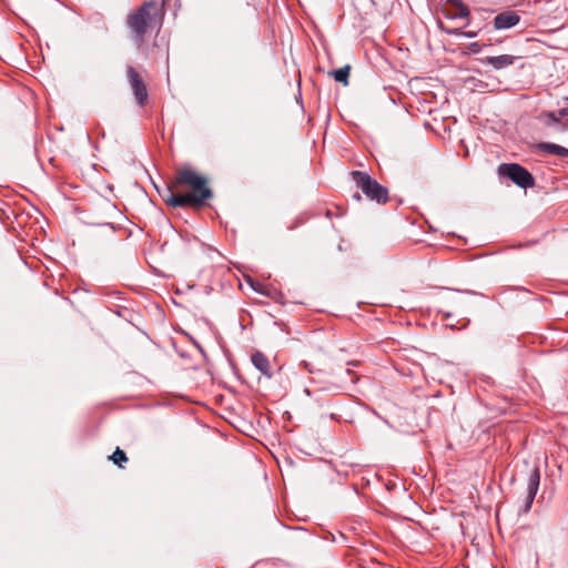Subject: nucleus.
Segmentation results:
<instances>
[{"label": "nucleus", "mask_w": 568, "mask_h": 568, "mask_svg": "<svg viewBox=\"0 0 568 568\" xmlns=\"http://www.w3.org/2000/svg\"><path fill=\"white\" fill-rule=\"evenodd\" d=\"M498 175L509 179L513 183L521 189L532 187L535 179L532 174L517 163H501L497 169Z\"/></svg>", "instance_id": "nucleus-4"}, {"label": "nucleus", "mask_w": 568, "mask_h": 568, "mask_svg": "<svg viewBox=\"0 0 568 568\" xmlns=\"http://www.w3.org/2000/svg\"><path fill=\"white\" fill-rule=\"evenodd\" d=\"M312 384L315 385V392H326L329 394H338L343 387L335 381L327 378V374L318 371L316 376L311 379Z\"/></svg>", "instance_id": "nucleus-7"}, {"label": "nucleus", "mask_w": 568, "mask_h": 568, "mask_svg": "<svg viewBox=\"0 0 568 568\" xmlns=\"http://www.w3.org/2000/svg\"><path fill=\"white\" fill-rule=\"evenodd\" d=\"M110 458L119 467H123V463L128 462L126 454L119 447H116V449L114 450V453L112 454V456Z\"/></svg>", "instance_id": "nucleus-15"}, {"label": "nucleus", "mask_w": 568, "mask_h": 568, "mask_svg": "<svg viewBox=\"0 0 568 568\" xmlns=\"http://www.w3.org/2000/svg\"><path fill=\"white\" fill-rule=\"evenodd\" d=\"M468 50L471 53H479L483 50V45L478 42H471L468 44Z\"/></svg>", "instance_id": "nucleus-18"}, {"label": "nucleus", "mask_w": 568, "mask_h": 568, "mask_svg": "<svg viewBox=\"0 0 568 568\" xmlns=\"http://www.w3.org/2000/svg\"><path fill=\"white\" fill-rule=\"evenodd\" d=\"M160 8L156 1L144 2L139 9L128 16V27L140 47L149 28L160 22Z\"/></svg>", "instance_id": "nucleus-2"}, {"label": "nucleus", "mask_w": 568, "mask_h": 568, "mask_svg": "<svg viewBox=\"0 0 568 568\" xmlns=\"http://www.w3.org/2000/svg\"><path fill=\"white\" fill-rule=\"evenodd\" d=\"M352 180L358 189L366 195L371 201H375L378 204H385L388 201V190L373 179L368 173L363 171H352Z\"/></svg>", "instance_id": "nucleus-3"}, {"label": "nucleus", "mask_w": 568, "mask_h": 568, "mask_svg": "<svg viewBox=\"0 0 568 568\" xmlns=\"http://www.w3.org/2000/svg\"><path fill=\"white\" fill-rule=\"evenodd\" d=\"M300 365H301L305 371H307L308 373H311V374H313V373H314V369H313V367H312L311 363H308V362H306V361H302V362L300 363Z\"/></svg>", "instance_id": "nucleus-20"}, {"label": "nucleus", "mask_w": 568, "mask_h": 568, "mask_svg": "<svg viewBox=\"0 0 568 568\" xmlns=\"http://www.w3.org/2000/svg\"><path fill=\"white\" fill-rule=\"evenodd\" d=\"M305 393L310 396L311 395V390L308 388L305 389Z\"/></svg>", "instance_id": "nucleus-24"}, {"label": "nucleus", "mask_w": 568, "mask_h": 568, "mask_svg": "<svg viewBox=\"0 0 568 568\" xmlns=\"http://www.w3.org/2000/svg\"><path fill=\"white\" fill-rule=\"evenodd\" d=\"M100 227L102 229H106L110 231L111 234H114L115 231H116V227L113 223L111 222H106V223H101V224H98Z\"/></svg>", "instance_id": "nucleus-19"}, {"label": "nucleus", "mask_w": 568, "mask_h": 568, "mask_svg": "<svg viewBox=\"0 0 568 568\" xmlns=\"http://www.w3.org/2000/svg\"><path fill=\"white\" fill-rule=\"evenodd\" d=\"M559 119L566 118V120H562V125L557 129V132H565L568 130V108H562L556 111Z\"/></svg>", "instance_id": "nucleus-16"}, {"label": "nucleus", "mask_w": 568, "mask_h": 568, "mask_svg": "<svg viewBox=\"0 0 568 568\" xmlns=\"http://www.w3.org/2000/svg\"><path fill=\"white\" fill-rule=\"evenodd\" d=\"M126 79L136 103L140 106H144L148 102L149 93L142 74L133 65L128 64Z\"/></svg>", "instance_id": "nucleus-5"}, {"label": "nucleus", "mask_w": 568, "mask_h": 568, "mask_svg": "<svg viewBox=\"0 0 568 568\" xmlns=\"http://www.w3.org/2000/svg\"><path fill=\"white\" fill-rule=\"evenodd\" d=\"M448 19L468 18L469 8L462 0H447L444 9Z\"/></svg>", "instance_id": "nucleus-9"}, {"label": "nucleus", "mask_w": 568, "mask_h": 568, "mask_svg": "<svg viewBox=\"0 0 568 568\" xmlns=\"http://www.w3.org/2000/svg\"><path fill=\"white\" fill-rule=\"evenodd\" d=\"M251 362L256 369H258L264 376L271 378L273 373L271 371L268 358L260 351L254 352L251 355Z\"/></svg>", "instance_id": "nucleus-11"}, {"label": "nucleus", "mask_w": 568, "mask_h": 568, "mask_svg": "<svg viewBox=\"0 0 568 568\" xmlns=\"http://www.w3.org/2000/svg\"><path fill=\"white\" fill-rule=\"evenodd\" d=\"M353 199L359 202V201L362 200V196H361V194H359V193H355V194L353 195Z\"/></svg>", "instance_id": "nucleus-22"}, {"label": "nucleus", "mask_w": 568, "mask_h": 568, "mask_svg": "<svg viewBox=\"0 0 568 568\" xmlns=\"http://www.w3.org/2000/svg\"><path fill=\"white\" fill-rule=\"evenodd\" d=\"M540 484V469L538 466H535L527 479V488H526V496L523 501V505L520 507V510L523 513H528L532 506L534 499L536 497V494L539 489Z\"/></svg>", "instance_id": "nucleus-6"}, {"label": "nucleus", "mask_w": 568, "mask_h": 568, "mask_svg": "<svg viewBox=\"0 0 568 568\" xmlns=\"http://www.w3.org/2000/svg\"><path fill=\"white\" fill-rule=\"evenodd\" d=\"M537 149L547 154L557 155L559 158H568V149L550 142H541L537 145Z\"/></svg>", "instance_id": "nucleus-12"}, {"label": "nucleus", "mask_w": 568, "mask_h": 568, "mask_svg": "<svg viewBox=\"0 0 568 568\" xmlns=\"http://www.w3.org/2000/svg\"><path fill=\"white\" fill-rule=\"evenodd\" d=\"M539 119L546 126L552 128L556 132L562 125V120L559 119L556 111H544Z\"/></svg>", "instance_id": "nucleus-13"}, {"label": "nucleus", "mask_w": 568, "mask_h": 568, "mask_svg": "<svg viewBox=\"0 0 568 568\" xmlns=\"http://www.w3.org/2000/svg\"><path fill=\"white\" fill-rule=\"evenodd\" d=\"M440 29L447 34L456 36V37H464V31L460 28L448 29V28L440 26Z\"/></svg>", "instance_id": "nucleus-17"}, {"label": "nucleus", "mask_w": 568, "mask_h": 568, "mask_svg": "<svg viewBox=\"0 0 568 568\" xmlns=\"http://www.w3.org/2000/svg\"><path fill=\"white\" fill-rule=\"evenodd\" d=\"M518 58L511 54H501L497 57H486L481 59L485 65H491L495 70L506 69L515 63Z\"/></svg>", "instance_id": "nucleus-10"}, {"label": "nucleus", "mask_w": 568, "mask_h": 568, "mask_svg": "<svg viewBox=\"0 0 568 568\" xmlns=\"http://www.w3.org/2000/svg\"><path fill=\"white\" fill-rule=\"evenodd\" d=\"M520 22V16L515 11H503L495 16L493 20L496 30H506L514 28Z\"/></svg>", "instance_id": "nucleus-8"}, {"label": "nucleus", "mask_w": 568, "mask_h": 568, "mask_svg": "<svg viewBox=\"0 0 568 568\" xmlns=\"http://www.w3.org/2000/svg\"><path fill=\"white\" fill-rule=\"evenodd\" d=\"M464 37L475 38V37H477V32L476 31H464Z\"/></svg>", "instance_id": "nucleus-21"}, {"label": "nucleus", "mask_w": 568, "mask_h": 568, "mask_svg": "<svg viewBox=\"0 0 568 568\" xmlns=\"http://www.w3.org/2000/svg\"><path fill=\"white\" fill-rule=\"evenodd\" d=\"M212 196L206 179L191 168L179 169L173 185L162 194L163 201L172 207H200Z\"/></svg>", "instance_id": "nucleus-1"}, {"label": "nucleus", "mask_w": 568, "mask_h": 568, "mask_svg": "<svg viewBox=\"0 0 568 568\" xmlns=\"http://www.w3.org/2000/svg\"><path fill=\"white\" fill-rule=\"evenodd\" d=\"M345 373H346L347 375H351V374H352V371H351V369H346V371H345Z\"/></svg>", "instance_id": "nucleus-23"}, {"label": "nucleus", "mask_w": 568, "mask_h": 568, "mask_svg": "<svg viewBox=\"0 0 568 568\" xmlns=\"http://www.w3.org/2000/svg\"><path fill=\"white\" fill-rule=\"evenodd\" d=\"M349 70H351V67L349 65H345L343 68H339L337 70H334L332 72L333 77H334V80L336 82H341L343 84H347L348 83V75H349Z\"/></svg>", "instance_id": "nucleus-14"}]
</instances>
